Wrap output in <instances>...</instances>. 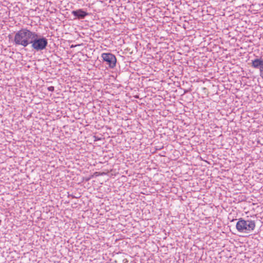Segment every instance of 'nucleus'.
<instances>
[{"mask_svg": "<svg viewBox=\"0 0 263 263\" xmlns=\"http://www.w3.org/2000/svg\"><path fill=\"white\" fill-rule=\"evenodd\" d=\"M260 72H259V76L260 77L263 79V66L261 67Z\"/></svg>", "mask_w": 263, "mask_h": 263, "instance_id": "nucleus-7", "label": "nucleus"}, {"mask_svg": "<svg viewBox=\"0 0 263 263\" xmlns=\"http://www.w3.org/2000/svg\"><path fill=\"white\" fill-rule=\"evenodd\" d=\"M252 66L254 68L259 69L260 72L261 67L263 66V59L261 58H259L252 60Z\"/></svg>", "mask_w": 263, "mask_h": 263, "instance_id": "nucleus-6", "label": "nucleus"}, {"mask_svg": "<svg viewBox=\"0 0 263 263\" xmlns=\"http://www.w3.org/2000/svg\"><path fill=\"white\" fill-rule=\"evenodd\" d=\"M71 13L75 17L74 19H83L88 15V13L84 11L82 9L73 10L71 12Z\"/></svg>", "mask_w": 263, "mask_h": 263, "instance_id": "nucleus-5", "label": "nucleus"}, {"mask_svg": "<svg viewBox=\"0 0 263 263\" xmlns=\"http://www.w3.org/2000/svg\"><path fill=\"white\" fill-rule=\"evenodd\" d=\"M47 89H48V90L49 91H52H52H54V87H53V86H49V87H48Z\"/></svg>", "mask_w": 263, "mask_h": 263, "instance_id": "nucleus-8", "label": "nucleus"}, {"mask_svg": "<svg viewBox=\"0 0 263 263\" xmlns=\"http://www.w3.org/2000/svg\"><path fill=\"white\" fill-rule=\"evenodd\" d=\"M31 47L36 51H41L45 49L48 44V40L43 36H41L36 33V35L32 37L30 41Z\"/></svg>", "mask_w": 263, "mask_h": 263, "instance_id": "nucleus-3", "label": "nucleus"}, {"mask_svg": "<svg viewBox=\"0 0 263 263\" xmlns=\"http://www.w3.org/2000/svg\"><path fill=\"white\" fill-rule=\"evenodd\" d=\"M36 35V32L31 31L27 28H22L15 33L13 42L15 45H21L26 47L30 44L31 39Z\"/></svg>", "mask_w": 263, "mask_h": 263, "instance_id": "nucleus-1", "label": "nucleus"}, {"mask_svg": "<svg viewBox=\"0 0 263 263\" xmlns=\"http://www.w3.org/2000/svg\"><path fill=\"white\" fill-rule=\"evenodd\" d=\"M255 226V222L254 220H246L241 218L238 219L236 225V228L239 232L249 233L254 230Z\"/></svg>", "mask_w": 263, "mask_h": 263, "instance_id": "nucleus-2", "label": "nucleus"}, {"mask_svg": "<svg viewBox=\"0 0 263 263\" xmlns=\"http://www.w3.org/2000/svg\"><path fill=\"white\" fill-rule=\"evenodd\" d=\"M101 57L109 68H114L116 65L117 59L115 55L111 53H103Z\"/></svg>", "mask_w": 263, "mask_h": 263, "instance_id": "nucleus-4", "label": "nucleus"}, {"mask_svg": "<svg viewBox=\"0 0 263 263\" xmlns=\"http://www.w3.org/2000/svg\"><path fill=\"white\" fill-rule=\"evenodd\" d=\"M187 92H188V90H184V93H186Z\"/></svg>", "mask_w": 263, "mask_h": 263, "instance_id": "nucleus-9", "label": "nucleus"}]
</instances>
